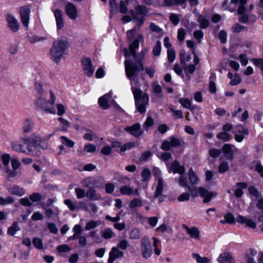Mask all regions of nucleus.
Returning <instances> with one entry per match:
<instances>
[{
  "mask_svg": "<svg viewBox=\"0 0 263 263\" xmlns=\"http://www.w3.org/2000/svg\"><path fill=\"white\" fill-rule=\"evenodd\" d=\"M53 12L56 20L57 29L58 30H61L64 27V26L62 11L60 10L57 9H55Z\"/></svg>",
  "mask_w": 263,
  "mask_h": 263,
  "instance_id": "nucleus-19",
  "label": "nucleus"
},
{
  "mask_svg": "<svg viewBox=\"0 0 263 263\" xmlns=\"http://www.w3.org/2000/svg\"><path fill=\"white\" fill-rule=\"evenodd\" d=\"M193 256L198 263H210V259L205 257H201L198 254L194 253Z\"/></svg>",
  "mask_w": 263,
  "mask_h": 263,
  "instance_id": "nucleus-46",
  "label": "nucleus"
},
{
  "mask_svg": "<svg viewBox=\"0 0 263 263\" xmlns=\"http://www.w3.org/2000/svg\"><path fill=\"white\" fill-rule=\"evenodd\" d=\"M64 202L70 211L73 212L79 210V207L77 204V201H73L70 199H67L64 200Z\"/></svg>",
  "mask_w": 263,
  "mask_h": 263,
  "instance_id": "nucleus-30",
  "label": "nucleus"
},
{
  "mask_svg": "<svg viewBox=\"0 0 263 263\" xmlns=\"http://www.w3.org/2000/svg\"><path fill=\"white\" fill-rule=\"evenodd\" d=\"M34 125L33 121L30 118H27L22 124V132L24 134H28L31 132Z\"/></svg>",
  "mask_w": 263,
  "mask_h": 263,
  "instance_id": "nucleus-17",
  "label": "nucleus"
},
{
  "mask_svg": "<svg viewBox=\"0 0 263 263\" xmlns=\"http://www.w3.org/2000/svg\"><path fill=\"white\" fill-rule=\"evenodd\" d=\"M86 197L92 200H99L101 199L100 195L97 194L95 189L92 187H89L87 191Z\"/></svg>",
  "mask_w": 263,
  "mask_h": 263,
  "instance_id": "nucleus-24",
  "label": "nucleus"
},
{
  "mask_svg": "<svg viewBox=\"0 0 263 263\" xmlns=\"http://www.w3.org/2000/svg\"><path fill=\"white\" fill-rule=\"evenodd\" d=\"M21 21L24 26L28 27L29 22L30 8L28 6L21 7L20 9Z\"/></svg>",
  "mask_w": 263,
  "mask_h": 263,
  "instance_id": "nucleus-10",
  "label": "nucleus"
},
{
  "mask_svg": "<svg viewBox=\"0 0 263 263\" xmlns=\"http://www.w3.org/2000/svg\"><path fill=\"white\" fill-rule=\"evenodd\" d=\"M161 43L160 41H157L156 45L153 49V53L154 56L158 57L161 53Z\"/></svg>",
  "mask_w": 263,
  "mask_h": 263,
  "instance_id": "nucleus-44",
  "label": "nucleus"
},
{
  "mask_svg": "<svg viewBox=\"0 0 263 263\" xmlns=\"http://www.w3.org/2000/svg\"><path fill=\"white\" fill-rule=\"evenodd\" d=\"M20 228L19 227L17 222H14L8 228L7 234L10 236H13L15 234L17 231H20Z\"/></svg>",
  "mask_w": 263,
  "mask_h": 263,
  "instance_id": "nucleus-33",
  "label": "nucleus"
},
{
  "mask_svg": "<svg viewBox=\"0 0 263 263\" xmlns=\"http://www.w3.org/2000/svg\"><path fill=\"white\" fill-rule=\"evenodd\" d=\"M111 94L110 93V92H109L108 94H106L100 97L98 100V103L100 106L104 109L108 108L109 107V105L107 100L108 98L109 97H111Z\"/></svg>",
  "mask_w": 263,
  "mask_h": 263,
  "instance_id": "nucleus-27",
  "label": "nucleus"
},
{
  "mask_svg": "<svg viewBox=\"0 0 263 263\" xmlns=\"http://www.w3.org/2000/svg\"><path fill=\"white\" fill-rule=\"evenodd\" d=\"M172 147L179 146L181 145V140L175 137H173L169 141Z\"/></svg>",
  "mask_w": 263,
  "mask_h": 263,
  "instance_id": "nucleus-57",
  "label": "nucleus"
},
{
  "mask_svg": "<svg viewBox=\"0 0 263 263\" xmlns=\"http://www.w3.org/2000/svg\"><path fill=\"white\" fill-rule=\"evenodd\" d=\"M197 22L199 23L200 28L201 29L206 28L209 25V20L201 15H198Z\"/></svg>",
  "mask_w": 263,
  "mask_h": 263,
  "instance_id": "nucleus-35",
  "label": "nucleus"
},
{
  "mask_svg": "<svg viewBox=\"0 0 263 263\" xmlns=\"http://www.w3.org/2000/svg\"><path fill=\"white\" fill-rule=\"evenodd\" d=\"M100 234L101 237L104 239H110L115 236V233L110 228H106L101 230Z\"/></svg>",
  "mask_w": 263,
  "mask_h": 263,
  "instance_id": "nucleus-21",
  "label": "nucleus"
},
{
  "mask_svg": "<svg viewBox=\"0 0 263 263\" xmlns=\"http://www.w3.org/2000/svg\"><path fill=\"white\" fill-rule=\"evenodd\" d=\"M198 192L200 196L203 198V201L205 203L209 202L214 195L213 193L209 192L203 187L198 188Z\"/></svg>",
  "mask_w": 263,
  "mask_h": 263,
  "instance_id": "nucleus-15",
  "label": "nucleus"
},
{
  "mask_svg": "<svg viewBox=\"0 0 263 263\" xmlns=\"http://www.w3.org/2000/svg\"><path fill=\"white\" fill-rule=\"evenodd\" d=\"M65 10L67 16L71 20H74L78 16L77 7L71 3H68L65 7Z\"/></svg>",
  "mask_w": 263,
  "mask_h": 263,
  "instance_id": "nucleus-12",
  "label": "nucleus"
},
{
  "mask_svg": "<svg viewBox=\"0 0 263 263\" xmlns=\"http://www.w3.org/2000/svg\"><path fill=\"white\" fill-rule=\"evenodd\" d=\"M146 52L147 49H144L141 50L138 55H136V53L135 56L133 57L139 64V66L131 60H126L125 61L124 65L126 74L127 78L131 81L134 79V78L137 76L138 72L144 70V65L142 63V61L144 59Z\"/></svg>",
  "mask_w": 263,
  "mask_h": 263,
  "instance_id": "nucleus-1",
  "label": "nucleus"
},
{
  "mask_svg": "<svg viewBox=\"0 0 263 263\" xmlns=\"http://www.w3.org/2000/svg\"><path fill=\"white\" fill-rule=\"evenodd\" d=\"M233 148L234 146L230 144H225L222 147V151L225 154V156L228 159H232L234 152Z\"/></svg>",
  "mask_w": 263,
  "mask_h": 263,
  "instance_id": "nucleus-22",
  "label": "nucleus"
},
{
  "mask_svg": "<svg viewBox=\"0 0 263 263\" xmlns=\"http://www.w3.org/2000/svg\"><path fill=\"white\" fill-rule=\"evenodd\" d=\"M140 251L142 256L145 259L149 258L153 254L151 242L147 236L143 237L141 239Z\"/></svg>",
  "mask_w": 263,
  "mask_h": 263,
  "instance_id": "nucleus-6",
  "label": "nucleus"
},
{
  "mask_svg": "<svg viewBox=\"0 0 263 263\" xmlns=\"http://www.w3.org/2000/svg\"><path fill=\"white\" fill-rule=\"evenodd\" d=\"M58 120L60 123L61 126V130L64 132L67 131L68 128L70 127V123L68 120L62 117L58 118Z\"/></svg>",
  "mask_w": 263,
  "mask_h": 263,
  "instance_id": "nucleus-39",
  "label": "nucleus"
},
{
  "mask_svg": "<svg viewBox=\"0 0 263 263\" xmlns=\"http://www.w3.org/2000/svg\"><path fill=\"white\" fill-rule=\"evenodd\" d=\"M7 22L10 30L13 32H17L20 28V25L17 20L11 14H8L7 17Z\"/></svg>",
  "mask_w": 263,
  "mask_h": 263,
  "instance_id": "nucleus-14",
  "label": "nucleus"
},
{
  "mask_svg": "<svg viewBox=\"0 0 263 263\" xmlns=\"http://www.w3.org/2000/svg\"><path fill=\"white\" fill-rule=\"evenodd\" d=\"M129 246L128 242L125 239L120 240L117 244V247L119 249L125 250Z\"/></svg>",
  "mask_w": 263,
  "mask_h": 263,
  "instance_id": "nucleus-59",
  "label": "nucleus"
},
{
  "mask_svg": "<svg viewBox=\"0 0 263 263\" xmlns=\"http://www.w3.org/2000/svg\"><path fill=\"white\" fill-rule=\"evenodd\" d=\"M182 228L185 230L187 234L190 235L191 238L195 240H200V232L198 228L196 227L190 228L185 224H183Z\"/></svg>",
  "mask_w": 263,
  "mask_h": 263,
  "instance_id": "nucleus-11",
  "label": "nucleus"
},
{
  "mask_svg": "<svg viewBox=\"0 0 263 263\" xmlns=\"http://www.w3.org/2000/svg\"><path fill=\"white\" fill-rule=\"evenodd\" d=\"M42 196L41 194L39 193H33L29 196V199L33 202H39L41 200Z\"/></svg>",
  "mask_w": 263,
  "mask_h": 263,
  "instance_id": "nucleus-54",
  "label": "nucleus"
},
{
  "mask_svg": "<svg viewBox=\"0 0 263 263\" xmlns=\"http://www.w3.org/2000/svg\"><path fill=\"white\" fill-rule=\"evenodd\" d=\"M139 39H141L143 40V35L142 34H140L138 35V39L135 40L133 42L129 45V48L130 52L133 55V57L135 56L136 50L139 46Z\"/></svg>",
  "mask_w": 263,
  "mask_h": 263,
  "instance_id": "nucleus-25",
  "label": "nucleus"
},
{
  "mask_svg": "<svg viewBox=\"0 0 263 263\" xmlns=\"http://www.w3.org/2000/svg\"><path fill=\"white\" fill-rule=\"evenodd\" d=\"M154 124V121L151 117H148L143 124V127L147 130Z\"/></svg>",
  "mask_w": 263,
  "mask_h": 263,
  "instance_id": "nucleus-63",
  "label": "nucleus"
},
{
  "mask_svg": "<svg viewBox=\"0 0 263 263\" xmlns=\"http://www.w3.org/2000/svg\"><path fill=\"white\" fill-rule=\"evenodd\" d=\"M83 69L85 74L88 77H91L95 71V68L92 65L91 60L89 58L84 57L81 60Z\"/></svg>",
  "mask_w": 263,
  "mask_h": 263,
  "instance_id": "nucleus-8",
  "label": "nucleus"
},
{
  "mask_svg": "<svg viewBox=\"0 0 263 263\" xmlns=\"http://www.w3.org/2000/svg\"><path fill=\"white\" fill-rule=\"evenodd\" d=\"M151 175V172L150 170L147 168H144L141 173L142 181L146 182L149 180Z\"/></svg>",
  "mask_w": 263,
  "mask_h": 263,
  "instance_id": "nucleus-47",
  "label": "nucleus"
},
{
  "mask_svg": "<svg viewBox=\"0 0 263 263\" xmlns=\"http://www.w3.org/2000/svg\"><path fill=\"white\" fill-rule=\"evenodd\" d=\"M186 35V31L183 28H180L178 31L177 38L180 42L184 41Z\"/></svg>",
  "mask_w": 263,
  "mask_h": 263,
  "instance_id": "nucleus-62",
  "label": "nucleus"
},
{
  "mask_svg": "<svg viewBox=\"0 0 263 263\" xmlns=\"http://www.w3.org/2000/svg\"><path fill=\"white\" fill-rule=\"evenodd\" d=\"M132 90L135 99L136 109L141 114L145 112L149 102L148 94L146 92L143 93L141 89L134 87H132Z\"/></svg>",
  "mask_w": 263,
  "mask_h": 263,
  "instance_id": "nucleus-3",
  "label": "nucleus"
},
{
  "mask_svg": "<svg viewBox=\"0 0 263 263\" xmlns=\"http://www.w3.org/2000/svg\"><path fill=\"white\" fill-rule=\"evenodd\" d=\"M219 263H234L235 259L232 254L229 252H224L221 254L218 259Z\"/></svg>",
  "mask_w": 263,
  "mask_h": 263,
  "instance_id": "nucleus-18",
  "label": "nucleus"
},
{
  "mask_svg": "<svg viewBox=\"0 0 263 263\" xmlns=\"http://www.w3.org/2000/svg\"><path fill=\"white\" fill-rule=\"evenodd\" d=\"M236 220L238 222L241 224H245L246 227L251 229H255L256 227V223L251 219H247L245 217L239 215L237 218Z\"/></svg>",
  "mask_w": 263,
  "mask_h": 263,
  "instance_id": "nucleus-16",
  "label": "nucleus"
},
{
  "mask_svg": "<svg viewBox=\"0 0 263 263\" xmlns=\"http://www.w3.org/2000/svg\"><path fill=\"white\" fill-rule=\"evenodd\" d=\"M88 236L93 238L94 242L96 243H100L102 242L101 238L98 237L97 232L95 230L91 231L89 232Z\"/></svg>",
  "mask_w": 263,
  "mask_h": 263,
  "instance_id": "nucleus-53",
  "label": "nucleus"
},
{
  "mask_svg": "<svg viewBox=\"0 0 263 263\" xmlns=\"http://www.w3.org/2000/svg\"><path fill=\"white\" fill-rule=\"evenodd\" d=\"M256 254V251L252 249H250L249 252L245 256L246 263H257L254 258Z\"/></svg>",
  "mask_w": 263,
  "mask_h": 263,
  "instance_id": "nucleus-28",
  "label": "nucleus"
},
{
  "mask_svg": "<svg viewBox=\"0 0 263 263\" xmlns=\"http://www.w3.org/2000/svg\"><path fill=\"white\" fill-rule=\"evenodd\" d=\"M217 138L223 141H229L231 140V136L227 132H222L217 135Z\"/></svg>",
  "mask_w": 263,
  "mask_h": 263,
  "instance_id": "nucleus-48",
  "label": "nucleus"
},
{
  "mask_svg": "<svg viewBox=\"0 0 263 263\" xmlns=\"http://www.w3.org/2000/svg\"><path fill=\"white\" fill-rule=\"evenodd\" d=\"M109 4L110 6V17H111L113 14H117L118 12L116 0H109Z\"/></svg>",
  "mask_w": 263,
  "mask_h": 263,
  "instance_id": "nucleus-37",
  "label": "nucleus"
},
{
  "mask_svg": "<svg viewBox=\"0 0 263 263\" xmlns=\"http://www.w3.org/2000/svg\"><path fill=\"white\" fill-rule=\"evenodd\" d=\"M124 253L120 250L118 248L114 247L111 248L109 253L108 259V263H112L116 259L122 257Z\"/></svg>",
  "mask_w": 263,
  "mask_h": 263,
  "instance_id": "nucleus-13",
  "label": "nucleus"
},
{
  "mask_svg": "<svg viewBox=\"0 0 263 263\" xmlns=\"http://www.w3.org/2000/svg\"><path fill=\"white\" fill-rule=\"evenodd\" d=\"M152 92L157 94L158 97L163 98L162 93V89L161 86L157 82H154L152 84Z\"/></svg>",
  "mask_w": 263,
  "mask_h": 263,
  "instance_id": "nucleus-31",
  "label": "nucleus"
},
{
  "mask_svg": "<svg viewBox=\"0 0 263 263\" xmlns=\"http://www.w3.org/2000/svg\"><path fill=\"white\" fill-rule=\"evenodd\" d=\"M14 199L11 196H7L6 198L3 197H0V204L5 205L13 202Z\"/></svg>",
  "mask_w": 263,
  "mask_h": 263,
  "instance_id": "nucleus-61",
  "label": "nucleus"
},
{
  "mask_svg": "<svg viewBox=\"0 0 263 263\" xmlns=\"http://www.w3.org/2000/svg\"><path fill=\"white\" fill-rule=\"evenodd\" d=\"M120 192L123 195L130 196L134 193V190L128 185H123L120 188Z\"/></svg>",
  "mask_w": 263,
  "mask_h": 263,
  "instance_id": "nucleus-36",
  "label": "nucleus"
},
{
  "mask_svg": "<svg viewBox=\"0 0 263 263\" xmlns=\"http://www.w3.org/2000/svg\"><path fill=\"white\" fill-rule=\"evenodd\" d=\"M22 143L14 141L11 143V148L18 153H22L30 156H39L40 152L36 150V142L30 138L22 139Z\"/></svg>",
  "mask_w": 263,
  "mask_h": 263,
  "instance_id": "nucleus-2",
  "label": "nucleus"
},
{
  "mask_svg": "<svg viewBox=\"0 0 263 263\" xmlns=\"http://www.w3.org/2000/svg\"><path fill=\"white\" fill-rule=\"evenodd\" d=\"M169 109L173 113V117L175 119H182L183 116L181 110H175L173 107H169Z\"/></svg>",
  "mask_w": 263,
  "mask_h": 263,
  "instance_id": "nucleus-49",
  "label": "nucleus"
},
{
  "mask_svg": "<svg viewBox=\"0 0 263 263\" xmlns=\"http://www.w3.org/2000/svg\"><path fill=\"white\" fill-rule=\"evenodd\" d=\"M233 133L234 134L239 133L243 135H248L249 134V130L248 129L245 128L243 126L239 125H237L235 127Z\"/></svg>",
  "mask_w": 263,
  "mask_h": 263,
  "instance_id": "nucleus-45",
  "label": "nucleus"
},
{
  "mask_svg": "<svg viewBox=\"0 0 263 263\" xmlns=\"http://www.w3.org/2000/svg\"><path fill=\"white\" fill-rule=\"evenodd\" d=\"M34 246L38 249H42L43 248V245L42 240L39 238H34L32 241Z\"/></svg>",
  "mask_w": 263,
  "mask_h": 263,
  "instance_id": "nucleus-64",
  "label": "nucleus"
},
{
  "mask_svg": "<svg viewBox=\"0 0 263 263\" xmlns=\"http://www.w3.org/2000/svg\"><path fill=\"white\" fill-rule=\"evenodd\" d=\"M124 130L136 138H138L143 134L141 124L139 123H136L132 126L124 128Z\"/></svg>",
  "mask_w": 263,
  "mask_h": 263,
  "instance_id": "nucleus-9",
  "label": "nucleus"
},
{
  "mask_svg": "<svg viewBox=\"0 0 263 263\" xmlns=\"http://www.w3.org/2000/svg\"><path fill=\"white\" fill-rule=\"evenodd\" d=\"M8 192L12 195H15L18 196H22L25 193V191L23 188L20 187L17 185H14L12 187L9 188Z\"/></svg>",
  "mask_w": 263,
  "mask_h": 263,
  "instance_id": "nucleus-26",
  "label": "nucleus"
},
{
  "mask_svg": "<svg viewBox=\"0 0 263 263\" xmlns=\"http://www.w3.org/2000/svg\"><path fill=\"white\" fill-rule=\"evenodd\" d=\"M141 233L138 229H134L129 233V238L131 239H138L141 237Z\"/></svg>",
  "mask_w": 263,
  "mask_h": 263,
  "instance_id": "nucleus-43",
  "label": "nucleus"
},
{
  "mask_svg": "<svg viewBox=\"0 0 263 263\" xmlns=\"http://www.w3.org/2000/svg\"><path fill=\"white\" fill-rule=\"evenodd\" d=\"M129 13L134 21L138 22L139 28L144 23L145 17L148 13L146 6L139 5L135 8V10H130Z\"/></svg>",
  "mask_w": 263,
  "mask_h": 263,
  "instance_id": "nucleus-5",
  "label": "nucleus"
},
{
  "mask_svg": "<svg viewBox=\"0 0 263 263\" xmlns=\"http://www.w3.org/2000/svg\"><path fill=\"white\" fill-rule=\"evenodd\" d=\"M42 208L44 210L45 214L48 218H51L53 216L58 217L59 215V211L58 208H55V211L53 210L46 208V206L44 204H41Z\"/></svg>",
  "mask_w": 263,
  "mask_h": 263,
  "instance_id": "nucleus-23",
  "label": "nucleus"
},
{
  "mask_svg": "<svg viewBox=\"0 0 263 263\" xmlns=\"http://www.w3.org/2000/svg\"><path fill=\"white\" fill-rule=\"evenodd\" d=\"M153 239L154 240L153 246L154 247V252L156 255L159 256L161 254V251L158 248V243H159V241L158 239L155 237H153Z\"/></svg>",
  "mask_w": 263,
  "mask_h": 263,
  "instance_id": "nucleus-56",
  "label": "nucleus"
},
{
  "mask_svg": "<svg viewBox=\"0 0 263 263\" xmlns=\"http://www.w3.org/2000/svg\"><path fill=\"white\" fill-rule=\"evenodd\" d=\"M68 43L64 40H57L53 43L50 49V57L55 62L59 63L63 57Z\"/></svg>",
  "mask_w": 263,
  "mask_h": 263,
  "instance_id": "nucleus-4",
  "label": "nucleus"
},
{
  "mask_svg": "<svg viewBox=\"0 0 263 263\" xmlns=\"http://www.w3.org/2000/svg\"><path fill=\"white\" fill-rule=\"evenodd\" d=\"M163 179L162 178H159L158 180V184L156 187V191L155 192L154 196L156 198L159 197L163 191Z\"/></svg>",
  "mask_w": 263,
  "mask_h": 263,
  "instance_id": "nucleus-34",
  "label": "nucleus"
},
{
  "mask_svg": "<svg viewBox=\"0 0 263 263\" xmlns=\"http://www.w3.org/2000/svg\"><path fill=\"white\" fill-rule=\"evenodd\" d=\"M2 161V165H1V168L7 175L11 177H14L16 175L14 170H11L9 167V162L11 159L10 155L8 154H4L1 155V157Z\"/></svg>",
  "mask_w": 263,
  "mask_h": 263,
  "instance_id": "nucleus-7",
  "label": "nucleus"
},
{
  "mask_svg": "<svg viewBox=\"0 0 263 263\" xmlns=\"http://www.w3.org/2000/svg\"><path fill=\"white\" fill-rule=\"evenodd\" d=\"M74 191L77 195V198L78 199L83 198L85 196L86 197V193L85 192V191L83 189L76 188Z\"/></svg>",
  "mask_w": 263,
  "mask_h": 263,
  "instance_id": "nucleus-52",
  "label": "nucleus"
},
{
  "mask_svg": "<svg viewBox=\"0 0 263 263\" xmlns=\"http://www.w3.org/2000/svg\"><path fill=\"white\" fill-rule=\"evenodd\" d=\"M179 103L183 107L191 110H193L194 108L192 106L191 100L188 98H181L179 100Z\"/></svg>",
  "mask_w": 263,
  "mask_h": 263,
  "instance_id": "nucleus-32",
  "label": "nucleus"
},
{
  "mask_svg": "<svg viewBox=\"0 0 263 263\" xmlns=\"http://www.w3.org/2000/svg\"><path fill=\"white\" fill-rule=\"evenodd\" d=\"M142 205V200L139 199H137V198L134 199L133 200L130 201V202L129 203V207L131 209H134L136 207H140Z\"/></svg>",
  "mask_w": 263,
  "mask_h": 263,
  "instance_id": "nucleus-50",
  "label": "nucleus"
},
{
  "mask_svg": "<svg viewBox=\"0 0 263 263\" xmlns=\"http://www.w3.org/2000/svg\"><path fill=\"white\" fill-rule=\"evenodd\" d=\"M27 38L28 41L32 44H34L38 42H41L46 39L45 37L39 36L35 35H29Z\"/></svg>",
  "mask_w": 263,
  "mask_h": 263,
  "instance_id": "nucleus-42",
  "label": "nucleus"
},
{
  "mask_svg": "<svg viewBox=\"0 0 263 263\" xmlns=\"http://www.w3.org/2000/svg\"><path fill=\"white\" fill-rule=\"evenodd\" d=\"M128 11L127 8V2H126L123 1H121L120 2V5H119V11L120 13L125 14Z\"/></svg>",
  "mask_w": 263,
  "mask_h": 263,
  "instance_id": "nucleus-55",
  "label": "nucleus"
},
{
  "mask_svg": "<svg viewBox=\"0 0 263 263\" xmlns=\"http://www.w3.org/2000/svg\"><path fill=\"white\" fill-rule=\"evenodd\" d=\"M62 143L68 148H72L74 145V142L68 139L65 136L60 137Z\"/></svg>",
  "mask_w": 263,
  "mask_h": 263,
  "instance_id": "nucleus-38",
  "label": "nucleus"
},
{
  "mask_svg": "<svg viewBox=\"0 0 263 263\" xmlns=\"http://www.w3.org/2000/svg\"><path fill=\"white\" fill-rule=\"evenodd\" d=\"M187 174L192 185H196L198 183L199 179L192 168L189 170Z\"/></svg>",
  "mask_w": 263,
  "mask_h": 263,
  "instance_id": "nucleus-29",
  "label": "nucleus"
},
{
  "mask_svg": "<svg viewBox=\"0 0 263 263\" xmlns=\"http://www.w3.org/2000/svg\"><path fill=\"white\" fill-rule=\"evenodd\" d=\"M209 155L212 158H217L219 157L221 153V151L220 149L216 148H212L209 151Z\"/></svg>",
  "mask_w": 263,
  "mask_h": 263,
  "instance_id": "nucleus-60",
  "label": "nucleus"
},
{
  "mask_svg": "<svg viewBox=\"0 0 263 263\" xmlns=\"http://www.w3.org/2000/svg\"><path fill=\"white\" fill-rule=\"evenodd\" d=\"M49 102L45 98H40L36 100V105L37 107L40 109H43L47 105Z\"/></svg>",
  "mask_w": 263,
  "mask_h": 263,
  "instance_id": "nucleus-41",
  "label": "nucleus"
},
{
  "mask_svg": "<svg viewBox=\"0 0 263 263\" xmlns=\"http://www.w3.org/2000/svg\"><path fill=\"white\" fill-rule=\"evenodd\" d=\"M170 170L174 173H178L179 175H184L185 167L183 165H180L179 161L175 160L171 164Z\"/></svg>",
  "mask_w": 263,
  "mask_h": 263,
  "instance_id": "nucleus-20",
  "label": "nucleus"
},
{
  "mask_svg": "<svg viewBox=\"0 0 263 263\" xmlns=\"http://www.w3.org/2000/svg\"><path fill=\"white\" fill-rule=\"evenodd\" d=\"M101 223V221L98 220H91L88 221L85 227V230L89 231L99 226Z\"/></svg>",
  "mask_w": 263,
  "mask_h": 263,
  "instance_id": "nucleus-40",
  "label": "nucleus"
},
{
  "mask_svg": "<svg viewBox=\"0 0 263 263\" xmlns=\"http://www.w3.org/2000/svg\"><path fill=\"white\" fill-rule=\"evenodd\" d=\"M228 169L229 165L228 163L226 161H223L221 162L218 167V171L220 173H224L227 171Z\"/></svg>",
  "mask_w": 263,
  "mask_h": 263,
  "instance_id": "nucleus-58",
  "label": "nucleus"
},
{
  "mask_svg": "<svg viewBox=\"0 0 263 263\" xmlns=\"http://www.w3.org/2000/svg\"><path fill=\"white\" fill-rule=\"evenodd\" d=\"M135 146V143L134 142H127L121 146L119 152H124L127 150L130 149Z\"/></svg>",
  "mask_w": 263,
  "mask_h": 263,
  "instance_id": "nucleus-51",
  "label": "nucleus"
}]
</instances>
